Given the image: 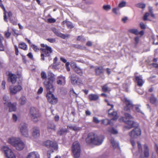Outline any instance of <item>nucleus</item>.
Listing matches in <instances>:
<instances>
[{"mask_svg":"<svg viewBox=\"0 0 158 158\" xmlns=\"http://www.w3.org/2000/svg\"><path fill=\"white\" fill-rule=\"evenodd\" d=\"M150 102L152 104L156 106L158 105V100L154 96H152L150 98Z\"/></svg>","mask_w":158,"mask_h":158,"instance_id":"28","label":"nucleus"},{"mask_svg":"<svg viewBox=\"0 0 158 158\" xmlns=\"http://www.w3.org/2000/svg\"><path fill=\"white\" fill-rule=\"evenodd\" d=\"M77 40H81V41H84L85 40L84 38H83L82 36H78L77 38Z\"/></svg>","mask_w":158,"mask_h":158,"instance_id":"57","label":"nucleus"},{"mask_svg":"<svg viewBox=\"0 0 158 158\" xmlns=\"http://www.w3.org/2000/svg\"><path fill=\"white\" fill-rule=\"evenodd\" d=\"M27 158H40L38 153L35 151L29 153L27 156Z\"/></svg>","mask_w":158,"mask_h":158,"instance_id":"22","label":"nucleus"},{"mask_svg":"<svg viewBox=\"0 0 158 158\" xmlns=\"http://www.w3.org/2000/svg\"><path fill=\"white\" fill-rule=\"evenodd\" d=\"M129 31L131 33L134 34L136 35L139 34V32L136 29H132L129 30Z\"/></svg>","mask_w":158,"mask_h":158,"instance_id":"41","label":"nucleus"},{"mask_svg":"<svg viewBox=\"0 0 158 158\" xmlns=\"http://www.w3.org/2000/svg\"><path fill=\"white\" fill-rule=\"evenodd\" d=\"M126 2L124 1H122L120 2L118 5V7L120 8H122L126 6Z\"/></svg>","mask_w":158,"mask_h":158,"instance_id":"44","label":"nucleus"},{"mask_svg":"<svg viewBox=\"0 0 158 158\" xmlns=\"http://www.w3.org/2000/svg\"><path fill=\"white\" fill-rule=\"evenodd\" d=\"M52 30L56 35L63 39H65L67 36L61 33L55 28H52Z\"/></svg>","mask_w":158,"mask_h":158,"instance_id":"21","label":"nucleus"},{"mask_svg":"<svg viewBox=\"0 0 158 158\" xmlns=\"http://www.w3.org/2000/svg\"><path fill=\"white\" fill-rule=\"evenodd\" d=\"M135 6L138 8L143 9L145 7V4L143 3H138L136 4Z\"/></svg>","mask_w":158,"mask_h":158,"instance_id":"39","label":"nucleus"},{"mask_svg":"<svg viewBox=\"0 0 158 158\" xmlns=\"http://www.w3.org/2000/svg\"><path fill=\"white\" fill-rule=\"evenodd\" d=\"M48 22L50 23H53L56 22V20L53 18H49L48 19Z\"/></svg>","mask_w":158,"mask_h":158,"instance_id":"50","label":"nucleus"},{"mask_svg":"<svg viewBox=\"0 0 158 158\" xmlns=\"http://www.w3.org/2000/svg\"><path fill=\"white\" fill-rule=\"evenodd\" d=\"M57 83L58 85H63L65 83V77L62 76H60L57 77Z\"/></svg>","mask_w":158,"mask_h":158,"instance_id":"24","label":"nucleus"},{"mask_svg":"<svg viewBox=\"0 0 158 158\" xmlns=\"http://www.w3.org/2000/svg\"><path fill=\"white\" fill-rule=\"evenodd\" d=\"M32 135L34 139H37L40 136L39 129L37 127H34L32 130Z\"/></svg>","mask_w":158,"mask_h":158,"instance_id":"20","label":"nucleus"},{"mask_svg":"<svg viewBox=\"0 0 158 158\" xmlns=\"http://www.w3.org/2000/svg\"><path fill=\"white\" fill-rule=\"evenodd\" d=\"M65 23L66 24V25L67 27L70 28H71L73 27V26L71 22L69 21H64L62 23V24H64Z\"/></svg>","mask_w":158,"mask_h":158,"instance_id":"36","label":"nucleus"},{"mask_svg":"<svg viewBox=\"0 0 158 158\" xmlns=\"http://www.w3.org/2000/svg\"><path fill=\"white\" fill-rule=\"evenodd\" d=\"M47 40L51 43H53L55 42L56 40L55 39H48Z\"/></svg>","mask_w":158,"mask_h":158,"instance_id":"58","label":"nucleus"},{"mask_svg":"<svg viewBox=\"0 0 158 158\" xmlns=\"http://www.w3.org/2000/svg\"><path fill=\"white\" fill-rule=\"evenodd\" d=\"M9 97L7 96H5L3 98V101H4V104L5 106L7 105V102H10L8 101Z\"/></svg>","mask_w":158,"mask_h":158,"instance_id":"43","label":"nucleus"},{"mask_svg":"<svg viewBox=\"0 0 158 158\" xmlns=\"http://www.w3.org/2000/svg\"><path fill=\"white\" fill-rule=\"evenodd\" d=\"M41 46L42 47L44 48H41L40 50L43 52V53H42L41 55V58L42 60H44V55H45V56H49L52 52V50L50 47L47 45H45L44 44H41Z\"/></svg>","mask_w":158,"mask_h":158,"instance_id":"5","label":"nucleus"},{"mask_svg":"<svg viewBox=\"0 0 158 158\" xmlns=\"http://www.w3.org/2000/svg\"><path fill=\"white\" fill-rule=\"evenodd\" d=\"M25 144L21 139L19 138L16 143L14 147L18 150H22L25 147Z\"/></svg>","mask_w":158,"mask_h":158,"instance_id":"13","label":"nucleus"},{"mask_svg":"<svg viewBox=\"0 0 158 158\" xmlns=\"http://www.w3.org/2000/svg\"><path fill=\"white\" fill-rule=\"evenodd\" d=\"M124 115L126 120H124V118L123 117L120 118L119 120L121 122H124L127 125V126H125V128L130 129L132 127L136 126V123L131 120L133 119V117L130 114L125 113Z\"/></svg>","mask_w":158,"mask_h":158,"instance_id":"4","label":"nucleus"},{"mask_svg":"<svg viewBox=\"0 0 158 158\" xmlns=\"http://www.w3.org/2000/svg\"><path fill=\"white\" fill-rule=\"evenodd\" d=\"M19 128L20 132L23 136L27 137H28V131L27 124L25 123L20 124Z\"/></svg>","mask_w":158,"mask_h":158,"instance_id":"9","label":"nucleus"},{"mask_svg":"<svg viewBox=\"0 0 158 158\" xmlns=\"http://www.w3.org/2000/svg\"><path fill=\"white\" fill-rule=\"evenodd\" d=\"M19 128L20 132L23 136L27 137H28V131L27 124L25 123L20 124Z\"/></svg>","mask_w":158,"mask_h":158,"instance_id":"8","label":"nucleus"},{"mask_svg":"<svg viewBox=\"0 0 158 158\" xmlns=\"http://www.w3.org/2000/svg\"><path fill=\"white\" fill-rule=\"evenodd\" d=\"M48 81H45L44 82V85L45 82H47L48 84H50L53 85L52 82L56 80L55 75L51 72L49 71L48 73Z\"/></svg>","mask_w":158,"mask_h":158,"instance_id":"15","label":"nucleus"},{"mask_svg":"<svg viewBox=\"0 0 158 158\" xmlns=\"http://www.w3.org/2000/svg\"><path fill=\"white\" fill-rule=\"evenodd\" d=\"M113 118L110 120H109L107 119H103L101 120L102 123L104 124V125H107V124L112 125V122L113 121H115L118 118V117L117 116H113Z\"/></svg>","mask_w":158,"mask_h":158,"instance_id":"18","label":"nucleus"},{"mask_svg":"<svg viewBox=\"0 0 158 158\" xmlns=\"http://www.w3.org/2000/svg\"><path fill=\"white\" fill-rule=\"evenodd\" d=\"M30 115L31 119L34 122H36L38 121V115L36 114L35 108L32 107L31 108Z\"/></svg>","mask_w":158,"mask_h":158,"instance_id":"14","label":"nucleus"},{"mask_svg":"<svg viewBox=\"0 0 158 158\" xmlns=\"http://www.w3.org/2000/svg\"><path fill=\"white\" fill-rule=\"evenodd\" d=\"M44 85L47 92L46 97L48 101L52 104H55L57 102V98H55L52 93L54 91L53 85L50 84H48L46 82L44 83Z\"/></svg>","mask_w":158,"mask_h":158,"instance_id":"2","label":"nucleus"},{"mask_svg":"<svg viewBox=\"0 0 158 158\" xmlns=\"http://www.w3.org/2000/svg\"><path fill=\"white\" fill-rule=\"evenodd\" d=\"M95 69L96 73L98 75L100 74L103 72V69L102 67H96Z\"/></svg>","mask_w":158,"mask_h":158,"instance_id":"34","label":"nucleus"},{"mask_svg":"<svg viewBox=\"0 0 158 158\" xmlns=\"http://www.w3.org/2000/svg\"><path fill=\"white\" fill-rule=\"evenodd\" d=\"M19 48L25 50H26L27 49V45L24 42H21L19 44Z\"/></svg>","mask_w":158,"mask_h":158,"instance_id":"31","label":"nucleus"},{"mask_svg":"<svg viewBox=\"0 0 158 158\" xmlns=\"http://www.w3.org/2000/svg\"><path fill=\"white\" fill-rule=\"evenodd\" d=\"M69 128L72 129L73 130L76 131H78L80 130L81 128L80 127H79L76 126H71L69 127Z\"/></svg>","mask_w":158,"mask_h":158,"instance_id":"45","label":"nucleus"},{"mask_svg":"<svg viewBox=\"0 0 158 158\" xmlns=\"http://www.w3.org/2000/svg\"><path fill=\"white\" fill-rule=\"evenodd\" d=\"M103 8L105 10H110L111 9V7L109 5H104L103 6Z\"/></svg>","mask_w":158,"mask_h":158,"instance_id":"51","label":"nucleus"},{"mask_svg":"<svg viewBox=\"0 0 158 158\" xmlns=\"http://www.w3.org/2000/svg\"><path fill=\"white\" fill-rule=\"evenodd\" d=\"M22 89V87L19 85H12L9 87L10 92L11 94H15L20 91Z\"/></svg>","mask_w":158,"mask_h":158,"instance_id":"12","label":"nucleus"},{"mask_svg":"<svg viewBox=\"0 0 158 158\" xmlns=\"http://www.w3.org/2000/svg\"><path fill=\"white\" fill-rule=\"evenodd\" d=\"M31 46L35 51H37L39 50L37 47L34 44H31Z\"/></svg>","mask_w":158,"mask_h":158,"instance_id":"48","label":"nucleus"},{"mask_svg":"<svg viewBox=\"0 0 158 158\" xmlns=\"http://www.w3.org/2000/svg\"><path fill=\"white\" fill-rule=\"evenodd\" d=\"M48 129L49 131L50 129L52 130H55V126L54 124L53 123L49 124L48 127Z\"/></svg>","mask_w":158,"mask_h":158,"instance_id":"40","label":"nucleus"},{"mask_svg":"<svg viewBox=\"0 0 158 158\" xmlns=\"http://www.w3.org/2000/svg\"><path fill=\"white\" fill-rule=\"evenodd\" d=\"M19 138V137L13 136L9 137L7 139V142L8 143L14 147Z\"/></svg>","mask_w":158,"mask_h":158,"instance_id":"17","label":"nucleus"},{"mask_svg":"<svg viewBox=\"0 0 158 158\" xmlns=\"http://www.w3.org/2000/svg\"><path fill=\"white\" fill-rule=\"evenodd\" d=\"M2 1H1V2L0 1V6L1 7H2L3 10L4 11V20L6 21L7 22V20L6 18V9H5V8L4 7V6L1 3Z\"/></svg>","mask_w":158,"mask_h":158,"instance_id":"32","label":"nucleus"},{"mask_svg":"<svg viewBox=\"0 0 158 158\" xmlns=\"http://www.w3.org/2000/svg\"><path fill=\"white\" fill-rule=\"evenodd\" d=\"M17 77L15 75L12 73H9L8 75V80L9 81L13 84H14L16 82V81Z\"/></svg>","mask_w":158,"mask_h":158,"instance_id":"25","label":"nucleus"},{"mask_svg":"<svg viewBox=\"0 0 158 158\" xmlns=\"http://www.w3.org/2000/svg\"><path fill=\"white\" fill-rule=\"evenodd\" d=\"M138 145L139 148V152H142V148L141 145L139 142H138Z\"/></svg>","mask_w":158,"mask_h":158,"instance_id":"56","label":"nucleus"},{"mask_svg":"<svg viewBox=\"0 0 158 158\" xmlns=\"http://www.w3.org/2000/svg\"><path fill=\"white\" fill-rule=\"evenodd\" d=\"M135 80L137 83L138 85L139 86H142L144 82V81L142 79V76H137L136 74L135 75Z\"/></svg>","mask_w":158,"mask_h":158,"instance_id":"19","label":"nucleus"},{"mask_svg":"<svg viewBox=\"0 0 158 158\" xmlns=\"http://www.w3.org/2000/svg\"><path fill=\"white\" fill-rule=\"evenodd\" d=\"M41 78L43 79H46L47 78V74L44 71H42L41 73Z\"/></svg>","mask_w":158,"mask_h":158,"instance_id":"46","label":"nucleus"},{"mask_svg":"<svg viewBox=\"0 0 158 158\" xmlns=\"http://www.w3.org/2000/svg\"><path fill=\"white\" fill-rule=\"evenodd\" d=\"M1 151L3 152L7 158H16L12 150L8 146H3L1 148Z\"/></svg>","mask_w":158,"mask_h":158,"instance_id":"7","label":"nucleus"},{"mask_svg":"<svg viewBox=\"0 0 158 158\" xmlns=\"http://www.w3.org/2000/svg\"><path fill=\"white\" fill-rule=\"evenodd\" d=\"M77 76L75 75H73L71 76V80L72 83L73 85H77Z\"/></svg>","mask_w":158,"mask_h":158,"instance_id":"29","label":"nucleus"},{"mask_svg":"<svg viewBox=\"0 0 158 158\" xmlns=\"http://www.w3.org/2000/svg\"><path fill=\"white\" fill-rule=\"evenodd\" d=\"M102 90L104 92H106L108 90V87L106 85H105L102 88Z\"/></svg>","mask_w":158,"mask_h":158,"instance_id":"54","label":"nucleus"},{"mask_svg":"<svg viewBox=\"0 0 158 158\" xmlns=\"http://www.w3.org/2000/svg\"><path fill=\"white\" fill-rule=\"evenodd\" d=\"M140 26L142 29H145L146 28V26L143 23H140Z\"/></svg>","mask_w":158,"mask_h":158,"instance_id":"61","label":"nucleus"},{"mask_svg":"<svg viewBox=\"0 0 158 158\" xmlns=\"http://www.w3.org/2000/svg\"><path fill=\"white\" fill-rule=\"evenodd\" d=\"M27 56L30 58L31 59H33V55L32 54L31 52H30L28 54Z\"/></svg>","mask_w":158,"mask_h":158,"instance_id":"63","label":"nucleus"},{"mask_svg":"<svg viewBox=\"0 0 158 158\" xmlns=\"http://www.w3.org/2000/svg\"><path fill=\"white\" fill-rule=\"evenodd\" d=\"M19 102L21 105H24L26 102V98L24 96H22L20 98Z\"/></svg>","mask_w":158,"mask_h":158,"instance_id":"35","label":"nucleus"},{"mask_svg":"<svg viewBox=\"0 0 158 158\" xmlns=\"http://www.w3.org/2000/svg\"><path fill=\"white\" fill-rule=\"evenodd\" d=\"M43 91V88L42 87H40L39 89H38V90L37 92V94H41Z\"/></svg>","mask_w":158,"mask_h":158,"instance_id":"60","label":"nucleus"},{"mask_svg":"<svg viewBox=\"0 0 158 158\" xmlns=\"http://www.w3.org/2000/svg\"><path fill=\"white\" fill-rule=\"evenodd\" d=\"M141 134L140 129L139 127H136L130 132L129 135L131 139H135L140 136Z\"/></svg>","mask_w":158,"mask_h":158,"instance_id":"10","label":"nucleus"},{"mask_svg":"<svg viewBox=\"0 0 158 158\" xmlns=\"http://www.w3.org/2000/svg\"><path fill=\"white\" fill-rule=\"evenodd\" d=\"M93 121L94 123H99L100 121L98 119L95 117H94L93 119Z\"/></svg>","mask_w":158,"mask_h":158,"instance_id":"52","label":"nucleus"},{"mask_svg":"<svg viewBox=\"0 0 158 158\" xmlns=\"http://www.w3.org/2000/svg\"><path fill=\"white\" fill-rule=\"evenodd\" d=\"M108 131L109 132L113 134H116L118 133V131L113 127L109 128Z\"/></svg>","mask_w":158,"mask_h":158,"instance_id":"37","label":"nucleus"},{"mask_svg":"<svg viewBox=\"0 0 158 158\" xmlns=\"http://www.w3.org/2000/svg\"><path fill=\"white\" fill-rule=\"evenodd\" d=\"M12 120L13 122H16L18 119V116L15 114H13L12 117Z\"/></svg>","mask_w":158,"mask_h":158,"instance_id":"47","label":"nucleus"},{"mask_svg":"<svg viewBox=\"0 0 158 158\" xmlns=\"http://www.w3.org/2000/svg\"><path fill=\"white\" fill-rule=\"evenodd\" d=\"M4 50V47L2 42H0V51H3Z\"/></svg>","mask_w":158,"mask_h":158,"instance_id":"59","label":"nucleus"},{"mask_svg":"<svg viewBox=\"0 0 158 158\" xmlns=\"http://www.w3.org/2000/svg\"><path fill=\"white\" fill-rule=\"evenodd\" d=\"M99 98L97 95L91 94L89 95V98L90 101H96Z\"/></svg>","mask_w":158,"mask_h":158,"instance_id":"30","label":"nucleus"},{"mask_svg":"<svg viewBox=\"0 0 158 158\" xmlns=\"http://www.w3.org/2000/svg\"><path fill=\"white\" fill-rule=\"evenodd\" d=\"M104 139L102 135H98L94 133H89L86 138V142L88 143H92L95 145H99L102 143Z\"/></svg>","mask_w":158,"mask_h":158,"instance_id":"1","label":"nucleus"},{"mask_svg":"<svg viewBox=\"0 0 158 158\" xmlns=\"http://www.w3.org/2000/svg\"><path fill=\"white\" fill-rule=\"evenodd\" d=\"M149 14L148 13H146L144 15L143 17V20H147L148 17L149 16Z\"/></svg>","mask_w":158,"mask_h":158,"instance_id":"55","label":"nucleus"},{"mask_svg":"<svg viewBox=\"0 0 158 158\" xmlns=\"http://www.w3.org/2000/svg\"><path fill=\"white\" fill-rule=\"evenodd\" d=\"M144 154L145 156L146 157H148L149 156V150L148 147L146 145H145L144 146Z\"/></svg>","mask_w":158,"mask_h":158,"instance_id":"33","label":"nucleus"},{"mask_svg":"<svg viewBox=\"0 0 158 158\" xmlns=\"http://www.w3.org/2000/svg\"><path fill=\"white\" fill-rule=\"evenodd\" d=\"M72 151L75 158H78L80 156L81 149L80 144L78 142L75 141L73 143Z\"/></svg>","mask_w":158,"mask_h":158,"instance_id":"6","label":"nucleus"},{"mask_svg":"<svg viewBox=\"0 0 158 158\" xmlns=\"http://www.w3.org/2000/svg\"><path fill=\"white\" fill-rule=\"evenodd\" d=\"M118 10L119 9L118 8H114L112 9L113 12L116 15H120V12L118 11Z\"/></svg>","mask_w":158,"mask_h":158,"instance_id":"42","label":"nucleus"},{"mask_svg":"<svg viewBox=\"0 0 158 158\" xmlns=\"http://www.w3.org/2000/svg\"><path fill=\"white\" fill-rule=\"evenodd\" d=\"M85 113L86 115L87 116L90 115L91 114V112L88 110L85 111Z\"/></svg>","mask_w":158,"mask_h":158,"instance_id":"64","label":"nucleus"},{"mask_svg":"<svg viewBox=\"0 0 158 158\" xmlns=\"http://www.w3.org/2000/svg\"><path fill=\"white\" fill-rule=\"evenodd\" d=\"M110 142L114 148L119 147L118 143L114 140V139L111 137L109 138Z\"/></svg>","mask_w":158,"mask_h":158,"instance_id":"27","label":"nucleus"},{"mask_svg":"<svg viewBox=\"0 0 158 158\" xmlns=\"http://www.w3.org/2000/svg\"><path fill=\"white\" fill-rule=\"evenodd\" d=\"M83 82L81 80V79L80 78H78L77 79V85H80L81 84H82Z\"/></svg>","mask_w":158,"mask_h":158,"instance_id":"53","label":"nucleus"},{"mask_svg":"<svg viewBox=\"0 0 158 158\" xmlns=\"http://www.w3.org/2000/svg\"><path fill=\"white\" fill-rule=\"evenodd\" d=\"M123 102L126 105L124 107V110L125 111L129 112L131 108H132L133 110L139 112H141L139 107L140 106L139 105H133L131 102L127 98L124 97L121 98Z\"/></svg>","mask_w":158,"mask_h":158,"instance_id":"3","label":"nucleus"},{"mask_svg":"<svg viewBox=\"0 0 158 158\" xmlns=\"http://www.w3.org/2000/svg\"><path fill=\"white\" fill-rule=\"evenodd\" d=\"M11 35V33L9 32H6L5 33V35L6 37L7 38H8L10 36V35Z\"/></svg>","mask_w":158,"mask_h":158,"instance_id":"62","label":"nucleus"},{"mask_svg":"<svg viewBox=\"0 0 158 158\" xmlns=\"http://www.w3.org/2000/svg\"><path fill=\"white\" fill-rule=\"evenodd\" d=\"M57 60V57H55V58L54 59V63L53 65L52 66V68L53 69H55L56 68V62Z\"/></svg>","mask_w":158,"mask_h":158,"instance_id":"49","label":"nucleus"},{"mask_svg":"<svg viewBox=\"0 0 158 158\" xmlns=\"http://www.w3.org/2000/svg\"><path fill=\"white\" fill-rule=\"evenodd\" d=\"M7 102V105L6 106H8L9 108L10 112L15 111L16 109V103H12L10 102Z\"/></svg>","mask_w":158,"mask_h":158,"instance_id":"23","label":"nucleus"},{"mask_svg":"<svg viewBox=\"0 0 158 158\" xmlns=\"http://www.w3.org/2000/svg\"><path fill=\"white\" fill-rule=\"evenodd\" d=\"M73 66L72 67L74 70L79 75H81L82 74L81 69L77 66L75 64H73Z\"/></svg>","mask_w":158,"mask_h":158,"instance_id":"26","label":"nucleus"},{"mask_svg":"<svg viewBox=\"0 0 158 158\" xmlns=\"http://www.w3.org/2000/svg\"><path fill=\"white\" fill-rule=\"evenodd\" d=\"M67 131V130L66 129H61L58 131L57 134L60 135H61L66 133Z\"/></svg>","mask_w":158,"mask_h":158,"instance_id":"38","label":"nucleus"},{"mask_svg":"<svg viewBox=\"0 0 158 158\" xmlns=\"http://www.w3.org/2000/svg\"><path fill=\"white\" fill-rule=\"evenodd\" d=\"M105 101L107 102V105L108 106H111V108L109 109L108 111L109 114L112 116H117L116 112L113 111V109L114 107V105L111 103L108 102L106 100H105Z\"/></svg>","mask_w":158,"mask_h":158,"instance_id":"16","label":"nucleus"},{"mask_svg":"<svg viewBox=\"0 0 158 158\" xmlns=\"http://www.w3.org/2000/svg\"><path fill=\"white\" fill-rule=\"evenodd\" d=\"M43 145L47 148L53 149L55 150H57L58 149V145L57 143L49 140H48L44 142Z\"/></svg>","mask_w":158,"mask_h":158,"instance_id":"11","label":"nucleus"}]
</instances>
